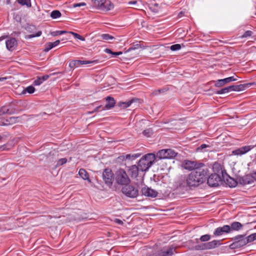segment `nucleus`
Listing matches in <instances>:
<instances>
[{
    "label": "nucleus",
    "instance_id": "19",
    "mask_svg": "<svg viewBox=\"0 0 256 256\" xmlns=\"http://www.w3.org/2000/svg\"><path fill=\"white\" fill-rule=\"evenodd\" d=\"M237 79L234 78V76H230L226 78L218 80L216 82L214 86L216 87H221L226 84L229 83L231 82L236 80Z\"/></svg>",
    "mask_w": 256,
    "mask_h": 256
},
{
    "label": "nucleus",
    "instance_id": "43",
    "mask_svg": "<svg viewBox=\"0 0 256 256\" xmlns=\"http://www.w3.org/2000/svg\"><path fill=\"white\" fill-rule=\"evenodd\" d=\"M253 32L251 30H247L246 31L242 36H240V38H245L248 36H250L252 35Z\"/></svg>",
    "mask_w": 256,
    "mask_h": 256
},
{
    "label": "nucleus",
    "instance_id": "18",
    "mask_svg": "<svg viewBox=\"0 0 256 256\" xmlns=\"http://www.w3.org/2000/svg\"><path fill=\"white\" fill-rule=\"evenodd\" d=\"M254 148L252 146H246L240 147L232 151V154L234 155H242L248 152Z\"/></svg>",
    "mask_w": 256,
    "mask_h": 256
},
{
    "label": "nucleus",
    "instance_id": "11",
    "mask_svg": "<svg viewBox=\"0 0 256 256\" xmlns=\"http://www.w3.org/2000/svg\"><path fill=\"white\" fill-rule=\"evenodd\" d=\"M204 164L203 163H197L194 161L185 160L183 164L184 168L188 170H196L198 168L204 167Z\"/></svg>",
    "mask_w": 256,
    "mask_h": 256
},
{
    "label": "nucleus",
    "instance_id": "52",
    "mask_svg": "<svg viewBox=\"0 0 256 256\" xmlns=\"http://www.w3.org/2000/svg\"><path fill=\"white\" fill-rule=\"evenodd\" d=\"M49 77L50 76L46 74L40 77V78H41L42 82H44L47 80L49 78Z\"/></svg>",
    "mask_w": 256,
    "mask_h": 256
},
{
    "label": "nucleus",
    "instance_id": "20",
    "mask_svg": "<svg viewBox=\"0 0 256 256\" xmlns=\"http://www.w3.org/2000/svg\"><path fill=\"white\" fill-rule=\"evenodd\" d=\"M6 47L8 50L12 51L17 46V41L15 38H10L6 42Z\"/></svg>",
    "mask_w": 256,
    "mask_h": 256
},
{
    "label": "nucleus",
    "instance_id": "62",
    "mask_svg": "<svg viewBox=\"0 0 256 256\" xmlns=\"http://www.w3.org/2000/svg\"><path fill=\"white\" fill-rule=\"evenodd\" d=\"M94 112H88V114H93Z\"/></svg>",
    "mask_w": 256,
    "mask_h": 256
},
{
    "label": "nucleus",
    "instance_id": "7",
    "mask_svg": "<svg viewBox=\"0 0 256 256\" xmlns=\"http://www.w3.org/2000/svg\"><path fill=\"white\" fill-rule=\"evenodd\" d=\"M122 192L126 196L130 198H135L138 194V190L132 186L128 184H126L122 190Z\"/></svg>",
    "mask_w": 256,
    "mask_h": 256
},
{
    "label": "nucleus",
    "instance_id": "23",
    "mask_svg": "<svg viewBox=\"0 0 256 256\" xmlns=\"http://www.w3.org/2000/svg\"><path fill=\"white\" fill-rule=\"evenodd\" d=\"M18 118V117H14V116L10 117L8 118H6V119L4 120L3 121H0V126H8V125L14 124L16 122V120Z\"/></svg>",
    "mask_w": 256,
    "mask_h": 256
},
{
    "label": "nucleus",
    "instance_id": "13",
    "mask_svg": "<svg viewBox=\"0 0 256 256\" xmlns=\"http://www.w3.org/2000/svg\"><path fill=\"white\" fill-rule=\"evenodd\" d=\"M26 30L28 32L32 33L31 34L26 36V38H31L34 37L40 36L42 34L41 31H38L37 32L34 33L36 30V28L33 25L28 24L26 27Z\"/></svg>",
    "mask_w": 256,
    "mask_h": 256
},
{
    "label": "nucleus",
    "instance_id": "28",
    "mask_svg": "<svg viewBox=\"0 0 256 256\" xmlns=\"http://www.w3.org/2000/svg\"><path fill=\"white\" fill-rule=\"evenodd\" d=\"M60 43V40H56L53 42H48L45 45L44 51L47 52L50 50L52 48L57 46Z\"/></svg>",
    "mask_w": 256,
    "mask_h": 256
},
{
    "label": "nucleus",
    "instance_id": "39",
    "mask_svg": "<svg viewBox=\"0 0 256 256\" xmlns=\"http://www.w3.org/2000/svg\"><path fill=\"white\" fill-rule=\"evenodd\" d=\"M248 243L256 240V233H254L246 236Z\"/></svg>",
    "mask_w": 256,
    "mask_h": 256
},
{
    "label": "nucleus",
    "instance_id": "1",
    "mask_svg": "<svg viewBox=\"0 0 256 256\" xmlns=\"http://www.w3.org/2000/svg\"><path fill=\"white\" fill-rule=\"evenodd\" d=\"M208 169L205 166L192 172L188 176L186 181L189 186H197L204 183L208 174Z\"/></svg>",
    "mask_w": 256,
    "mask_h": 256
},
{
    "label": "nucleus",
    "instance_id": "53",
    "mask_svg": "<svg viewBox=\"0 0 256 256\" xmlns=\"http://www.w3.org/2000/svg\"><path fill=\"white\" fill-rule=\"evenodd\" d=\"M104 52L107 53V54H111L112 55V54H113V52L112 51V50L110 49H109V48H106L104 50Z\"/></svg>",
    "mask_w": 256,
    "mask_h": 256
},
{
    "label": "nucleus",
    "instance_id": "60",
    "mask_svg": "<svg viewBox=\"0 0 256 256\" xmlns=\"http://www.w3.org/2000/svg\"><path fill=\"white\" fill-rule=\"evenodd\" d=\"M63 73H64V72H54V74H52L55 75L58 74H63Z\"/></svg>",
    "mask_w": 256,
    "mask_h": 256
},
{
    "label": "nucleus",
    "instance_id": "47",
    "mask_svg": "<svg viewBox=\"0 0 256 256\" xmlns=\"http://www.w3.org/2000/svg\"><path fill=\"white\" fill-rule=\"evenodd\" d=\"M210 146L206 144H202L197 148L198 150L203 152V150L206 148H210Z\"/></svg>",
    "mask_w": 256,
    "mask_h": 256
},
{
    "label": "nucleus",
    "instance_id": "40",
    "mask_svg": "<svg viewBox=\"0 0 256 256\" xmlns=\"http://www.w3.org/2000/svg\"><path fill=\"white\" fill-rule=\"evenodd\" d=\"M210 239V236L209 234H205L202 236L200 238L201 242H208Z\"/></svg>",
    "mask_w": 256,
    "mask_h": 256
},
{
    "label": "nucleus",
    "instance_id": "26",
    "mask_svg": "<svg viewBox=\"0 0 256 256\" xmlns=\"http://www.w3.org/2000/svg\"><path fill=\"white\" fill-rule=\"evenodd\" d=\"M139 100L138 98H132L125 102H120L118 103L119 106L122 107L124 108H126L130 106L133 102H137Z\"/></svg>",
    "mask_w": 256,
    "mask_h": 256
},
{
    "label": "nucleus",
    "instance_id": "59",
    "mask_svg": "<svg viewBox=\"0 0 256 256\" xmlns=\"http://www.w3.org/2000/svg\"><path fill=\"white\" fill-rule=\"evenodd\" d=\"M6 80V78H0V81L2 82Z\"/></svg>",
    "mask_w": 256,
    "mask_h": 256
},
{
    "label": "nucleus",
    "instance_id": "46",
    "mask_svg": "<svg viewBox=\"0 0 256 256\" xmlns=\"http://www.w3.org/2000/svg\"><path fill=\"white\" fill-rule=\"evenodd\" d=\"M181 46L180 44H175L170 46V50L172 51H175L180 49Z\"/></svg>",
    "mask_w": 256,
    "mask_h": 256
},
{
    "label": "nucleus",
    "instance_id": "29",
    "mask_svg": "<svg viewBox=\"0 0 256 256\" xmlns=\"http://www.w3.org/2000/svg\"><path fill=\"white\" fill-rule=\"evenodd\" d=\"M140 156V154H128L126 156H122L119 157L118 158L121 160H135Z\"/></svg>",
    "mask_w": 256,
    "mask_h": 256
},
{
    "label": "nucleus",
    "instance_id": "55",
    "mask_svg": "<svg viewBox=\"0 0 256 256\" xmlns=\"http://www.w3.org/2000/svg\"><path fill=\"white\" fill-rule=\"evenodd\" d=\"M136 3H137V1L136 0L130 1V2H128V4H130V5L135 4Z\"/></svg>",
    "mask_w": 256,
    "mask_h": 256
},
{
    "label": "nucleus",
    "instance_id": "34",
    "mask_svg": "<svg viewBox=\"0 0 256 256\" xmlns=\"http://www.w3.org/2000/svg\"><path fill=\"white\" fill-rule=\"evenodd\" d=\"M34 88L32 86H30L27 87L25 90H23L22 94H25L26 92L29 94H32L34 92Z\"/></svg>",
    "mask_w": 256,
    "mask_h": 256
},
{
    "label": "nucleus",
    "instance_id": "35",
    "mask_svg": "<svg viewBox=\"0 0 256 256\" xmlns=\"http://www.w3.org/2000/svg\"><path fill=\"white\" fill-rule=\"evenodd\" d=\"M68 33L73 35L75 38H78L82 41L85 40V38L84 37L81 36L79 34H78L77 33L74 32H68Z\"/></svg>",
    "mask_w": 256,
    "mask_h": 256
},
{
    "label": "nucleus",
    "instance_id": "10",
    "mask_svg": "<svg viewBox=\"0 0 256 256\" xmlns=\"http://www.w3.org/2000/svg\"><path fill=\"white\" fill-rule=\"evenodd\" d=\"M256 181V172L246 174L238 178L239 182L242 185H246Z\"/></svg>",
    "mask_w": 256,
    "mask_h": 256
},
{
    "label": "nucleus",
    "instance_id": "58",
    "mask_svg": "<svg viewBox=\"0 0 256 256\" xmlns=\"http://www.w3.org/2000/svg\"><path fill=\"white\" fill-rule=\"evenodd\" d=\"M4 137H6V136H2L0 135V141H2V140Z\"/></svg>",
    "mask_w": 256,
    "mask_h": 256
},
{
    "label": "nucleus",
    "instance_id": "14",
    "mask_svg": "<svg viewBox=\"0 0 256 256\" xmlns=\"http://www.w3.org/2000/svg\"><path fill=\"white\" fill-rule=\"evenodd\" d=\"M254 84V83H248L245 84H240L238 85H232L230 86H228V89L229 91H236V92H240L248 88H249L252 85Z\"/></svg>",
    "mask_w": 256,
    "mask_h": 256
},
{
    "label": "nucleus",
    "instance_id": "38",
    "mask_svg": "<svg viewBox=\"0 0 256 256\" xmlns=\"http://www.w3.org/2000/svg\"><path fill=\"white\" fill-rule=\"evenodd\" d=\"M66 33H68V32L65 30H56L53 32L51 33L52 35L53 36H56L58 35H62Z\"/></svg>",
    "mask_w": 256,
    "mask_h": 256
},
{
    "label": "nucleus",
    "instance_id": "61",
    "mask_svg": "<svg viewBox=\"0 0 256 256\" xmlns=\"http://www.w3.org/2000/svg\"><path fill=\"white\" fill-rule=\"evenodd\" d=\"M5 38V37L4 36H2L1 37H0V41L4 40Z\"/></svg>",
    "mask_w": 256,
    "mask_h": 256
},
{
    "label": "nucleus",
    "instance_id": "44",
    "mask_svg": "<svg viewBox=\"0 0 256 256\" xmlns=\"http://www.w3.org/2000/svg\"><path fill=\"white\" fill-rule=\"evenodd\" d=\"M67 162V159L66 158H62L58 160L56 166H60L66 164Z\"/></svg>",
    "mask_w": 256,
    "mask_h": 256
},
{
    "label": "nucleus",
    "instance_id": "6",
    "mask_svg": "<svg viewBox=\"0 0 256 256\" xmlns=\"http://www.w3.org/2000/svg\"><path fill=\"white\" fill-rule=\"evenodd\" d=\"M178 154L174 150L172 149H163L159 150L156 154V158L160 159L172 158Z\"/></svg>",
    "mask_w": 256,
    "mask_h": 256
},
{
    "label": "nucleus",
    "instance_id": "9",
    "mask_svg": "<svg viewBox=\"0 0 256 256\" xmlns=\"http://www.w3.org/2000/svg\"><path fill=\"white\" fill-rule=\"evenodd\" d=\"M222 178L218 174H211L207 179V184L211 187H216L219 185Z\"/></svg>",
    "mask_w": 256,
    "mask_h": 256
},
{
    "label": "nucleus",
    "instance_id": "48",
    "mask_svg": "<svg viewBox=\"0 0 256 256\" xmlns=\"http://www.w3.org/2000/svg\"><path fill=\"white\" fill-rule=\"evenodd\" d=\"M42 82H43L40 77H38V78L34 82V84L36 86H39L42 84Z\"/></svg>",
    "mask_w": 256,
    "mask_h": 256
},
{
    "label": "nucleus",
    "instance_id": "63",
    "mask_svg": "<svg viewBox=\"0 0 256 256\" xmlns=\"http://www.w3.org/2000/svg\"><path fill=\"white\" fill-rule=\"evenodd\" d=\"M196 242H198V239H196Z\"/></svg>",
    "mask_w": 256,
    "mask_h": 256
},
{
    "label": "nucleus",
    "instance_id": "30",
    "mask_svg": "<svg viewBox=\"0 0 256 256\" xmlns=\"http://www.w3.org/2000/svg\"><path fill=\"white\" fill-rule=\"evenodd\" d=\"M78 174L84 180H88L89 182H90V180L89 178V175L87 172L83 169L81 168Z\"/></svg>",
    "mask_w": 256,
    "mask_h": 256
},
{
    "label": "nucleus",
    "instance_id": "57",
    "mask_svg": "<svg viewBox=\"0 0 256 256\" xmlns=\"http://www.w3.org/2000/svg\"><path fill=\"white\" fill-rule=\"evenodd\" d=\"M183 14V12H180L178 14V18H180Z\"/></svg>",
    "mask_w": 256,
    "mask_h": 256
},
{
    "label": "nucleus",
    "instance_id": "25",
    "mask_svg": "<svg viewBox=\"0 0 256 256\" xmlns=\"http://www.w3.org/2000/svg\"><path fill=\"white\" fill-rule=\"evenodd\" d=\"M106 100L107 102V104L104 108H102V110H104L105 109H110L114 106L116 102L112 97L110 96H107L106 98Z\"/></svg>",
    "mask_w": 256,
    "mask_h": 256
},
{
    "label": "nucleus",
    "instance_id": "37",
    "mask_svg": "<svg viewBox=\"0 0 256 256\" xmlns=\"http://www.w3.org/2000/svg\"><path fill=\"white\" fill-rule=\"evenodd\" d=\"M227 182L229 186L230 187H235L237 185V182L234 179L230 178V181L227 180Z\"/></svg>",
    "mask_w": 256,
    "mask_h": 256
},
{
    "label": "nucleus",
    "instance_id": "8",
    "mask_svg": "<svg viewBox=\"0 0 256 256\" xmlns=\"http://www.w3.org/2000/svg\"><path fill=\"white\" fill-rule=\"evenodd\" d=\"M102 178L105 184L110 187L112 186L114 180V174L109 168H106L102 172Z\"/></svg>",
    "mask_w": 256,
    "mask_h": 256
},
{
    "label": "nucleus",
    "instance_id": "45",
    "mask_svg": "<svg viewBox=\"0 0 256 256\" xmlns=\"http://www.w3.org/2000/svg\"><path fill=\"white\" fill-rule=\"evenodd\" d=\"M141 48L140 44H133L130 48H128V52H130L132 50H134L136 49H138Z\"/></svg>",
    "mask_w": 256,
    "mask_h": 256
},
{
    "label": "nucleus",
    "instance_id": "33",
    "mask_svg": "<svg viewBox=\"0 0 256 256\" xmlns=\"http://www.w3.org/2000/svg\"><path fill=\"white\" fill-rule=\"evenodd\" d=\"M18 4L24 6L26 5L28 7L31 6L30 0H17Z\"/></svg>",
    "mask_w": 256,
    "mask_h": 256
},
{
    "label": "nucleus",
    "instance_id": "41",
    "mask_svg": "<svg viewBox=\"0 0 256 256\" xmlns=\"http://www.w3.org/2000/svg\"><path fill=\"white\" fill-rule=\"evenodd\" d=\"M228 92H230L229 89H228V86H227V87H225L224 88H222L221 90H218L216 93L217 94H225V93H228Z\"/></svg>",
    "mask_w": 256,
    "mask_h": 256
},
{
    "label": "nucleus",
    "instance_id": "5",
    "mask_svg": "<svg viewBox=\"0 0 256 256\" xmlns=\"http://www.w3.org/2000/svg\"><path fill=\"white\" fill-rule=\"evenodd\" d=\"M116 180L118 184L122 185L128 184L130 181L126 172L123 169H120L116 172Z\"/></svg>",
    "mask_w": 256,
    "mask_h": 256
},
{
    "label": "nucleus",
    "instance_id": "42",
    "mask_svg": "<svg viewBox=\"0 0 256 256\" xmlns=\"http://www.w3.org/2000/svg\"><path fill=\"white\" fill-rule=\"evenodd\" d=\"M195 250H206L205 243L195 246Z\"/></svg>",
    "mask_w": 256,
    "mask_h": 256
},
{
    "label": "nucleus",
    "instance_id": "4",
    "mask_svg": "<svg viewBox=\"0 0 256 256\" xmlns=\"http://www.w3.org/2000/svg\"><path fill=\"white\" fill-rule=\"evenodd\" d=\"M94 6L98 9L106 12L114 8V4L109 0H92Z\"/></svg>",
    "mask_w": 256,
    "mask_h": 256
},
{
    "label": "nucleus",
    "instance_id": "17",
    "mask_svg": "<svg viewBox=\"0 0 256 256\" xmlns=\"http://www.w3.org/2000/svg\"><path fill=\"white\" fill-rule=\"evenodd\" d=\"M141 192L143 195L148 197L155 198L158 195L156 191L147 186L142 188Z\"/></svg>",
    "mask_w": 256,
    "mask_h": 256
},
{
    "label": "nucleus",
    "instance_id": "22",
    "mask_svg": "<svg viewBox=\"0 0 256 256\" xmlns=\"http://www.w3.org/2000/svg\"><path fill=\"white\" fill-rule=\"evenodd\" d=\"M139 172H141V170L139 168L138 165H132L128 168V172L132 178H136L138 175Z\"/></svg>",
    "mask_w": 256,
    "mask_h": 256
},
{
    "label": "nucleus",
    "instance_id": "36",
    "mask_svg": "<svg viewBox=\"0 0 256 256\" xmlns=\"http://www.w3.org/2000/svg\"><path fill=\"white\" fill-rule=\"evenodd\" d=\"M100 36L102 40H112L114 38V36L109 34H102Z\"/></svg>",
    "mask_w": 256,
    "mask_h": 256
},
{
    "label": "nucleus",
    "instance_id": "3",
    "mask_svg": "<svg viewBox=\"0 0 256 256\" xmlns=\"http://www.w3.org/2000/svg\"><path fill=\"white\" fill-rule=\"evenodd\" d=\"M245 236L246 234H240L232 238L234 242L230 245V248L232 250L239 248L248 244L247 237Z\"/></svg>",
    "mask_w": 256,
    "mask_h": 256
},
{
    "label": "nucleus",
    "instance_id": "51",
    "mask_svg": "<svg viewBox=\"0 0 256 256\" xmlns=\"http://www.w3.org/2000/svg\"><path fill=\"white\" fill-rule=\"evenodd\" d=\"M102 108L103 107L102 106H97L96 108L92 111V112H96L98 111L103 110Z\"/></svg>",
    "mask_w": 256,
    "mask_h": 256
},
{
    "label": "nucleus",
    "instance_id": "15",
    "mask_svg": "<svg viewBox=\"0 0 256 256\" xmlns=\"http://www.w3.org/2000/svg\"><path fill=\"white\" fill-rule=\"evenodd\" d=\"M98 62V60H74L71 61L69 64V66L70 68H74L79 66L81 64H96Z\"/></svg>",
    "mask_w": 256,
    "mask_h": 256
},
{
    "label": "nucleus",
    "instance_id": "31",
    "mask_svg": "<svg viewBox=\"0 0 256 256\" xmlns=\"http://www.w3.org/2000/svg\"><path fill=\"white\" fill-rule=\"evenodd\" d=\"M142 134L146 137H150L154 134L153 130L152 128H148L142 131Z\"/></svg>",
    "mask_w": 256,
    "mask_h": 256
},
{
    "label": "nucleus",
    "instance_id": "54",
    "mask_svg": "<svg viewBox=\"0 0 256 256\" xmlns=\"http://www.w3.org/2000/svg\"><path fill=\"white\" fill-rule=\"evenodd\" d=\"M122 54V52H113L112 55L116 57V56Z\"/></svg>",
    "mask_w": 256,
    "mask_h": 256
},
{
    "label": "nucleus",
    "instance_id": "24",
    "mask_svg": "<svg viewBox=\"0 0 256 256\" xmlns=\"http://www.w3.org/2000/svg\"><path fill=\"white\" fill-rule=\"evenodd\" d=\"M221 244L220 240H214L205 243L206 250L213 249L218 248Z\"/></svg>",
    "mask_w": 256,
    "mask_h": 256
},
{
    "label": "nucleus",
    "instance_id": "27",
    "mask_svg": "<svg viewBox=\"0 0 256 256\" xmlns=\"http://www.w3.org/2000/svg\"><path fill=\"white\" fill-rule=\"evenodd\" d=\"M242 224L238 222H232L230 226V232L232 231H238L242 228Z\"/></svg>",
    "mask_w": 256,
    "mask_h": 256
},
{
    "label": "nucleus",
    "instance_id": "50",
    "mask_svg": "<svg viewBox=\"0 0 256 256\" xmlns=\"http://www.w3.org/2000/svg\"><path fill=\"white\" fill-rule=\"evenodd\" d=\"M86 5V4L85 2L76 3V4H74L72 5V6L74 8H76V7H78V6H84Z\"/></svg>",
    "mask_w": 256,
    "mask_h": 256
},
{
    "label": "nucleus",
    "instance_id": "32",
    "mask_svg": "<svg viewBox=\"0 0 256 256\" xmlns=\"http://www.w3.org/2000/svg\"><path fill=\"white\" fill-rule=\"evenodd\" d=\"M61 13L58 10H54L52 12L50 16L52 18L55 19L61 16Z\"/></svg>",
    "mask_w": 256,
    "mask_h": 256
},
{
    "label": "nucleus",
    "instance_id": "49",
    "mask_svg": "<svg viewBox=\"0 0 256 256\" xmlns=\"http://www.w3.org/2000/svg\"><path fill=\"white\" fill-rule=\"evenodd\" d=\"M165 92V89H159L158 90H155L153 92V94L154 95H157L159 94L164 92Z\"/></svg>",
    "mask_w": 256,
    "mask_h": 256
},
{
    "label": "nucleus",
    "instance_id": "16",
    "mask_svg": "<svg viewBox=\"0 0 256 256\" xmlns=\"http://www.w3.org/2000/svg\"><path fill=\"white\" fill-rule=\"evenodd\" d=\"M230 232V226L224 225L223 226L216 228L214 232V235L216 236H219L224 234H228Z\"/></svg>",
    "mask_w": 256,
    "mask_h": 256
},
{
    "label": "nucleus",
    "instance_id": "12",
    "mask_svg": "<svg viewBox=\"0 0 256 256\" xmlns=\"http://www.w3.org/2000/svg\"><path fill=\"white\" fill-rule=\"evenodd\" d=\"M175 251L176 248L172 246L168 247L167 249H164L152 255L150 254L148 256H172Z\"/></svg>",
    "mask_w": 256,
    "mask_h": 256
},
{
    "label": "nucleus",
    "instance_id": "56",
    "mask_svg": "<svg viewBox=\"0 0 256 256\" xmlns=\"http://www.w3.org/2000/svg\"><path fill=\"white\" fill-rule=\"evenodd\" d=\"M115 221L117 224H123V222L119 219H116Z\"/></svg>",
    "mask_w": 256,
    "mask_h": 256
},
{
    "label": "nucleus",
    "instance_id": "21",
    "mask_svg": "<svg viewBox=\"0 0 256 256\" xmlns=\"http://www.w3.org/2000/svg\"><path fill=\"white\" fill-rule=\"evenodd\" d=\"M15 109L11 108L10 106H4L0 108V116L6 114H12L15 113Z\"/></svg>",
    "mask_w": 256,
    "mask_h": 256
},
{
    "label": "nucleus",
    "instance_id": "2",
    "mask_svg": "<svg viewBox=\"0 0 256 256\" xmlns=\"http://www.w3.org/2000/svg\"><path fill=\"white\" fill-rule=\"evenodd\" d=\"M156 156L153 154H148L144 156L139 160L138 166L141 172H146L154 162Z\"/></svg>",
    "mask_w": 256,
    "mask_h": 256
}]
</instances>
